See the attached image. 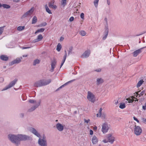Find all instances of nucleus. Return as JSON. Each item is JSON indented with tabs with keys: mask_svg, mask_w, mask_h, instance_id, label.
I'll use <instances>...</instances> for the list:
<instances>
[{
	"mask_svg": "<svg viewBox=\"0 0 146 146\" xmlns=\"http://www.w3.org/2000/svg\"><path fill=\"white\" fill-rule=\"evenodd\" d=\"M73 49V47L72 46H70L69 48V49L68 51V55H69L70 54H72Z\"/></svg>",
	"mask_w": 146,
	"mask_h": 146,
	"instance_id": "33",
	"label": "nucleus"
},
{
	"mask_svg": "<svg viewBox=\"0 0 146 146\" xmlns=\"http://www.w3.org/2000/svg\"><path fill=\"white\" fill-rule=\"evenodd\" d=\"M104 82V80L102 78H98L96 80V84L97 85L101 84Z\"/></svg>",
	"mask_w": 146,
	"mask_h": 146,
	"instance_id": "24",
	"label": "nucleus"
},
{
	"mask_svg": "<svg viewBox=\"0 0 146 146\" xmlns=\"http://www.w3.org/2000/svg\"><path fill=\"white\" fill-rule=\"evenodd\" d=\"M134 133L137 135H140L142 132L141 128L139 126H136L135 125L134 130Z\"/></svg>",
	"mask_w": 146,
	"mask_h": 146,
	"instance_id": "7",
	"label": "nucleus"
},
{
	"mask_svg": "<svg viewBox=\"0 0 146 146\" xmlns=\"http://www.w3.org/2000/svg\"><path fill=\"white\" fill-rule=\"evenodd\" d=\"M3 31V27H0V35H1Z\"/></svg>",
	"mask_w": 146,
	"mask_h": 146,
	"instance_id": "41",
	"label": "nucleus"
},
{
	"mask_svg": "<svg viewBox=\"0 0 146 146\" xmlns=\"http://www.w3.org/2000/svg\"><path fill=\"white\" fill-rule=\"evenodd\" d=\"M95 71L97 72H100L101 71V69L100 68H99L95 70Z\"/></svg>",
	"mask_w": 146,
	"mask_h": 146,
	"instance_id": "46",
	"label": "nucleus"
},
{
	"mask_svg": "<svg viewBox=\"0 0 146 146\" xmlns=\"http://www.w3.org/2000/svg\"><path fill=\"white\" fill-rule=\"evenodd\" d=\"M97 129V127L96 126H95L93 128V129L94 131H96Z\"/></svg>",
	"mask_w": 146,
	"mask_h": 146,
	"instance_id": "59",
	"label": "nucleus"
},
{
	"mask_svg": "<svg viewBox=\"0 0 146 146\" xmlns=\"http://www.w3.org/2000/svg\"><path fill=\"white\" fill-rule=\"evenodd\" d=\"M108 33V27H107L104 33V35L102 37V39L105 40L107 37Z\"/></svg>",
	"mask_w": 146,
	"mask_h": 146,
	"instance_id": "21",
	"label": "nucleus"
},
{
	"mask_svg": "<svg viewBox=\"0 0 146 146\" xmlns=\"http://www.w3.org/2000/svg\"><path fill=\"white\" fill-rule=\"evenodd\" d=\"M18 140L20 142L21 141H26L32 139V137L25 135L18 134Z\"/></svg>",
	"mask_w": 146,
	"mask_h": 146,
	"instance_id": "5",
	"label": "nucleus"
},
{
	"mask_svg": "<svg viewBox=\"0 0 146 146\" xmlns=\"http://www.w3.org/2000/svg\"><path fill=\"white\" fill-rule=\"evenodd\" d=\"M75 80V79H74V80H70L69 81H68L66 83H65V84H64L63 85H62V86H60V87H59L57 90H59V89H61V88H62L63 87H64V86H66V85H67V84H68L69 83H70V82H72L73 81H74Z\"/></svg>",
	"mask_w": 146,
	"mask_h": 146,
	"instance_id": "25",
	"label": "nucleus"
},
{
	"mask_svg": "<svg viewBox=\"0 0 146 146\" xmlns=\"http://www.w3.org/2000/svg\"><path fill=\"white\" fill-rule=\"evenodd\" d=\"M56 127L57 130L60 131H62L64 128V126L62 124L60 123H57L56 124Z\"/></svg>",
	"mask_w": 146,
	"mask_h": 146,
	"instance_id": "16",
	"label": "nucleus"
},
{
	"mask_svg": "<svg viewBox=\"0 0 146 146\" xmlns=\"http://www.w3.org/2000/svg\"><path fill=\"white\" fill-rule=\"evenodd\" d=\"M125 107V104L123 103H121L120 104L119 108L121 109H123Z\"/></svg>",
	"mask_w": 146,
	"mask_h": 146,
	"instance_id": "30",
	"label": "nucleus"
},
{
	"mask_svg": "<svg viewBox=\"0 0 146 146\" xmlns=\"http://www.w3.org/2000/svg\"><path fill=\"white\" fill-rule=\"evenodd\" d=\"M107 138L108 139V142L111 144L113 143L115 141L114 137L112 136L111 134H108Z\"/></svg>",
	"mask_w": 146,
	"mask_h": 146,
	"instance_id": "14",
	"label": "nucleus"
},
{
	"mask_svg": "<svg viewBox=\"0 0 146 146\" xmlns=\"http://www.w3.org/2000/svg\"><path fill=\"white\" fill-rule=\"evenodd\" d=\"M1 59L3 61H7L9 59V57L5 55H2L0 56Z\"/></svg>",
	"mask_w": 146,
	"mask_h": 146,
	"instance_id": "22",
	"label": "nucleus"
},
{
	"mask_svg": "<svg viewBox=\"0 0 146 146\" xmlns=\"http://www.w3.org/2000/svg\"><path fill=\"white\" fill-rule=\"evenodd\" d=\"M64 39V38L63 37H61L60 38V41H62Z\"/></svg>",
	"mask_w": 146,
	"mask_h": 146,
	"instance_id": "60",
	"label": "nucleus"
},
{
	"mask_svg": "<svg viewBox=\"0 0 146 146\" xmlns=\"http://www.w3.org/2000/svg\"><path fill=\"white\" fill-rule=\"evenodd\" d=\"M110 127V125L108 123H104L102 125V131L103 133L107 132Z\"/></svg>",
	"mask_w": 146,
	"mask_h": 146,
	"instance_id": "6",
	"label": "nucleus"
},
{
	"mask_svg": "<svg viewBox=\"0 0 146 146\" xmlns=\"http://www.w3.org/2000/svg\"><path fill=\"white\" fill-rule=\"evenodd\" d=\"M107 3L108 5H109L110 4V0H107Z\"/></svg>",
	"mask_w": 146,
	"mask_h": 146,
	"instance_id": "56",
	"label": "nucleus"
},
{
	"mask_svg": "<svg viewBox=\"0 0 146 146\" xmlns=\"http://www.w3.org/2000/svg\"><path fill=\"white\" fill-rule=\"evenodd\" d=\"M43 38V37L41 34L39 35L37 37V38L34 39L32 41V42L35 43L40 41Z\"/></svg>",
	"mask_w": 146,
	"mask_h": 146,
	"instance_id": "17",
	"label": "nucleus"
},
{
	"mask_svg": "<svg viewBox=\"0 0 146 146\" xmlns=\"http://www.w3.org/2000/svg\"><path fill=\"white\" fill-rule=\"evenodd\" d=\"M27 56H28V55L27 54V55H23V57H27Z\"/></svg>",
	"mask_w": 146,
	"mask_h": 146,
	"instance_id": "61",
	"label": "nucleus"
},
{
	"mask_svg": "<svg viewBox=\"0 0 146 146\" xmlns=\"http://www.w3.org/2000/svg\"><path fill=\"white\" fill-rule=\"evenodd\" d=\"M22 59V57H21L20 58H17L13 61L11 62L10 63V65H11L16 64L19 63L21 62V59Z\"/></svg>",
	"mask_w": 146,
	"mask_h": 146,
	"instance_id": "11",
	"label": "nucleus"
},
{
	"mask_svg": "<svg viewBox=\"0 0 146 146\" xmlns=\"http://www.w3.org/2000/svg\"><path fill=\"white\" fill-rule=\"evenodd\" d=\"M139 92H135V93H136V94L137 95L136 96V97H138V96H139Z\"/></svg>",
	"mask_w": 146,
	"mask_h": 146,
	"instance_id": "58",
	"label": "nucleus"
},
{
	"mask_svg": "<svg viewBox=\"0 0 146 146\" xmlns=\"http://www.w3.org/2000/svg\"><path fill=\"white\" fill-rule=\"evenodd\" d=\"M40 101L38 102L37 103H36V104L33 106L28 110V111L29 112H31L35 110L40 104Z\"/></svg>",
	"mask_w": 146,
	"mask_h": 146,
	"instance_id": "10",
	"label": "nucleus"
},
{
	"mask_svg": "<svg viewBox=\"0 0 146 146\" xmlns=\"http://www.w3.org/2000/svg\"><path fill=\"white\" fill-rule=\"evenodd\" d=\"M45 7L46 9V11L49 14H52V13L51 10L49 9L48 7L47 4H46L45 5Z\"/></svg>",
	"mask_w": 146,
	"mask_h": 146,
	"instance_id": "26",
	"label": "nucleus"
},
{
	"mask_svg": "<svg viewBox=\"0 0 146 146\" xmlns=\"http://www.w3.org/2000/svg\"><path fill=\"white\" fill-rule=\"evenodd\" d=\"M40 62V60L38 59H36L34 60L33 65L34 66H35L36 64H38Z\"/></svg>",
	"mask_w": 146,
	"mask_h": 146,
	"instance_id": "28",
	"label": "nucleus"
},
{
	"mask_svg": "<svg viewBox=\"0 0 146 146\" xmlns=\"http://www.w3.org/2000/svg\"><path fill=\"white\" fill-rule=\"evenodd\" d=\"M21 115L22 116V117H23V116H24V114H23V113H21Z\"/></svg>",
	"mask_w": 146,
	"mask_h": 146,
	"instance_id": "63",
	"label": "nucleus"
},
{
	"mask_svg": "<svg viewBox=\"0 0 146 146\" xmlns=\"http://www.w3.org/2000/svg\"><path fill=\"white\" fill-rule=\"evenodd\" d=\"M99 0H95L94 1V4L95 6L97 7L98 5Z\"/></svg>",
	"mask_w": 146,
	"mask_h": 146,
	"instance_id": "39",
	"label": "nucleus"
},
{
	"mask_svg": "<svg viewBox=\"0 0 146 146\" xmlns=\"http://www.w3.org/2000/svg\"><path fill=\"white\" fill-rule=\"evenodd\" d=\"M4 81V79L2 77H0V82H3Z\"/></svg>",
	"mask_w": 146,
	"mask_h": 146,
	"instance_id": "53",
	"label": "nucleus"
},
{
	"mask_svg": "<svg viewBox=\"0 0 146 146\" xmlns=\"http://www.w3.org/2000/svg\"><path fill=\"white\" fill-rule=\"evenodd\" d=\"M42 139L46 140V137L44 135H43L42 136V139Z\"/></svg>",
	"mask_w": 146,
	"mask_h": 146,
	"instance_id": "55",
	"label": "nucleus"
},
{
	"mask_svg": "<svg viewBox=\"0 0 146 146\" xmlns=\"http://www.w3.org/2000/svg\"><path fill=\"white\" fill-rule=\"evenodd\" d=\"M104 21L106 22V23L107 25V27H108V19H107L106 18H105L104 19ZM107 27H106V28Z\"/></svg>",
	"mask_w": 146,
	"mask_h": 146,
	"instance_id": "45",
	"label": "nucleus"
},
{
	"mask_svg": "<svg viewBox=\"0 0 146 146\" xmlns=\"http://www.w3.org/2000/svg\"><path fill=\"white\" fill-rule=\"evenodd\" d=\"M37 21V17L36 16H34L32 19V24H34L36 23Z\"/></svg>",
	"mask_w": 146,
	"mask_h": 146,
	"instance_id": "27",
	"label": "nucleus"
},
{
	"mask_svg": "<svg viewBox=\"0 0 146 146\" xmlns=\"http://www.w3.org/2000/svg\"><path fill=\"white\" fill-rule=\"evenodd\" d=\"M143 121L144 123H146V119H144L143 120Z\"/></svg>",
	"mask_w": 146,
	"mask_h": 146,
	"instance_id": "62",
	"label": "nucleus"
},
{
	"mask_svg": "<svg viewBox=\"0 0 146 146\" xmlns=\"http://www.w3.org/2000/svg\"><path fill=\"white\" fill-rule=\"evenodd\" d=\"M103 142L105 143H108V140H107L106 139H104L103 140Z\"/></svg>",
	"mask_w": 146,
	"mask_h": 146,
	"instance_id": "52",
	"label": "nucleus"
},
{
	"mask_svg": "<svg viewBox=\"0 0 146 146\" xmlns=\"http://www.w3.org/2000/svg\"><path fill=\"white\" fill-rule=\"evenodd\" d=\"M54 0H52L48 3V5L50 8L55 9L57 8V7L56 5H54Z\"/></svg>",
	"mask_w": 146,
	"mask_h": 146,
	"instance_id": "15",
	"label": "nucleus"
},
{
	"mask_svg": "<svg viewBox=\"0 0 146 146\" xmlns=\"http://www.w3.org/2000/svg\"><path fill=\"white\" fill-rule=\"evenodd\" d=\"M90 135H93V131L92 130H90Z\"/></svg>",
	"mask_w": 146,
	"mask_h": 146,
	"instance_id": "54",
	"label": "nucleus"
},
{
	"mask_svg": "<svg viewBox=\"0 0 146 146\" xmlns=\"http://www.w3.org/2000/svg\"><path fill=\"white\" fill-rule=\"evenodd\" d=\"M30 131L33 134L38 137L40 138V135L38 131L34 128L31 127L30 129ZM38 143L41 146H47V141L46 140H43L39 138L38 140Z\"/></svg>",
	"mask_w": 146,
	"mask_h": 146,
	"instance_id": "1",
	"label": "nucleus"
},
{
	"mask_svg": "<svg viewBox=\"0 0 146 146\" xmlns=\"http://www.w3.org/2000/svg\"><path fill=\"white\" fill-rule=\"evenodd\" d=\"M4 8L9 9L10 7V6L9 5L6 4H3L2 5V6Z\"/></svg>",
	"mask_w": 146,
	"mask_h": 146,
	"instance_id": "37",
	"label": "nucleus"
},
{
	"mask_svg": "<svg viewBox=\"0 0 146 146\" xmlns=\"http://www.w3.org/2000/svg\"><path fill=\"white\" fill-rule=\"evenodd\" d=\"M133 119L134 120L136 121L137 122L139 123V120L135 116L133 117Z\"/></svg>",
	"mask_w": 146,
	"mask_h": 146,
	"instance_id": "48",
	"label": "nucleus"
},
{
	"mask_svg": "<svg viewBox=\"0 0 146 146\" xmlns=\"http://www.w3.org/2000/svg\"><path fill=\"white\" fill-rule=\"evenodd\" d=\"M56 61L55 59H54L52 61L51 63V69L50 71L53 72L54 71L56 65Z\"/></svg>",
	"mask_w": 146,
	"mask_h": 146,
	"instance_id": "12",
	"label": "nucleus"
},
{
	"mask_svg": "<svg viewBox=\"0 0 146 146\" xmlns=\"http://www.w3.org/2000/svg\"><path fill=\"white\" fill-rule=\"evenodd\" d=\"M84 122L88 123V122L90 121V119H88V120H86L85 119H84Z\"/></svg>",
	"mask_w": 146,
	"mask_h": 146,
	"instance_id": "49",
	"label": "nucleus"
},
{
	"mask_svg": "<svg viewBox=\"0 0 146 146\" xmlns=\"http://www.w3.org/2000/svg\"><path fill=\"white\" fill-rule=\"evenodd\" d=\"M74 19V17H71L69 19V21L70 22H72L73 21Z\"/></svg>",
	"mask_w": 146,
	"mask_h": 146,
	"instance_id": "47",
	"label": "nucleus"
},
{
	"mask_svg": "<svg viewBox=\"0 0 146 146\" xmlns=\"http://www.w3.org/2000/svg\"><path fill=\"white\" fill-rule=\"evenodd\" d=\"M80 33L82 36H85L86 34V32L84 31H80Z\"/></svg>",
	"mask_w": 146,
	"mask_h": 146,
	"instance_id": "35",
	"label": "nucleus"
},
{
	"mask_svg": "<svg viewBox=\"0 0 146 146\" xmlns=\"http://www.w3.org/2000/svg\"><path fill=\"white\" fill-rule=\"evenodd\" d=\"M61 3L63 6H65L66 4V0H62Z\"/></svg>",
	"mask_w": 146,
	"mask_h": 146,
	"instance_id": "38",
	"label": "nucleus"
},
{
	"mask_svg": "<svg viewBox=\"0 0 146 146\" xmlns=\"http://www.w3.org/2000/svg\"><path fill=\"white\" fill-rule=\"evenodd\" d=\"M87 98L89 101L92 103H94L96 101L95 95L90 91H88L87 92Z\"/></svg>",
	"mask_w": 146,
	"mask_h": 146,
	"instance_id": "4",
	"label": "nucleus"
},
{
	"mask_svg": "<svg viewBox=\"0 0 146 146\" xmlns=\"http://www.w3.org/2000/svg\"><path fill=\"white\" fill-rule=\"evenodd\" d=\"M90 54V51L88 50L86 51L82 54V58H87L88 57Z\"/></svg>",
	"mask_w": 146,
	"mask_h": 146,
	"instance_id": "18",
	"label": "nucleus"
},
{
	"mask_svg": "<svg viewBox=\"0 0 146 146\" xmlns=\"http://www.w3.org/2000/svg\"><path fill=\"white\" fill-rule=\"evenodd\" d=\"M47 25V23L46 22H44L40 24V26L41 27L45 26Z\"/></svg>",
	"mask_w": 146,
	"mask_h": 146,
	"instance_id": "40",
	"label": "nucleus"
},
{
	"mask_svg": "<svg viewBox=\"0 0 146 146\" xmlns=\"http://www.w3.org/2000/svg\"><path fill=\"white\" fill-rule=\"evenodd\" d=\"M84 14L83 13H82L80 14V17L82 19H84Z\"/></svg>",
	"mask_w": 146,
	"mask_h": 146,
	"instance_id": "44",
	"label": "nucleus"
},
{
	"mask_svg": "<svg viewBox=\"0 0 146 146\" xmlns=\"http://www.w3.org/2000/svg\"><path fill=\"white\" fill-rule=\"evenodd\" d=\"M62 48V46L60 43H58L57 45L56 50L58 52H59Z\"/></svg>",
	"mask_w": 146,
	"mask_h": 146,
	"instance_id": "31",
	"label": "nucleus"
},
{
	"mask_svg": "<svg viewBox=\"0 0 146 146\" xmlns=\"http://www.w3.org/2000/svg\"><path fill=\"white\" fill-rule=\"evenodd\" d=\"M135 125H131L130 127L129 128L131 129L132 130H133V128L134 127H135Z\"/></svg>",
	"mask_w": 146,
	"mask_h": 146,
	"instance_id": "43",
	"label": "nucleus"
},
{
	"mask_svg": "<svg viewBox=\"0 0 146 146\" xmlns=\"http://www.w3.org/2000/svg\"><path fill=\"white\" fill-rule=\"evenodd\" d=\"M31 48V47H22V49H28L29 48Z\"/></svg>",
	"mask_w": 146,
	"mask_h": 146,
	"instance_id": "50",
	"label": "nucleus"
},
{
	"mask_svg": "<svg viewBox=\"0 0 146 146\" xmlns=\"http://www.w3.org/2000/svg\"><path fill=\"white\" fill-rule=\"evenodd\" d=\"M13 1L15 3H18L20 1V0H13Z\"/></svg>",
	"mask_w": 146,
	"mask_h": 146,
	"instance_id": "57",
	"label": "nucleus"
},
{
	"mask_svg": "<svg viewBox=\"0 0 146 146\" xmlns=\"http://www.w3.org/2000/svg\"><path fill=\"white\" fill-rule=\"evenodd\" d=\"M9 140L16 145L18 146L20 144V141L18 140L17 135L9 134L8 136Z\"/></svg>",
	"mask_w": 146,
	"mask_h": 146,
	"instance_id": "3",
	"label": "nucleus"
},
{
	"mask_svg": "<svg viewBox=\"0 0 146 146\" xmlns=\"http://www.w3.org/2000/svg\"><path fill=\"white\" fill-rule=\"evenodd\" d=\"M143 82V80H140L138 83L137 85V88H139L140 87L141 85L142 84Z\"/></svg>",
	"mask_w": 146,
	"mask_h": 146,
	"instance_id": "32",
	"label": "nucleus"
},
{
	"mask_svg": "<svg viewBox=\"0 0 146 146\" xmlns=\"http://www.w3.org/2000/svg\"><path fill=\"white\" fill-rule=\"evenodd\" d=\"M45 30L44 28H41L40 29H38L36 31L35 33V34H36L38 33H42Z\"/></svg>",
	"mask_w": 146,
	"mask_h": 146,
	"instance_id": "29",
	"label": "nucleus"
},
{
	"mask_svg": "<svg viewBox=\"0 0 146 146\" xmlns=\"http://www.w3.org/2000/svg\"><path fill=\"white\" fill-rule=\"evenodd\" d=\"M92 143L94 144H96L98 142V139L96 136H94L92 140Z\"/></svg>",
	"mask_w": 146,
	"mask_h": 146,
	"instance_id": "23",
	"label": "nucleus"
},
{
	"mask_svg": "<svg viewBox=\"0 0 146 146\" xmlns=\"http://www.w3.org/2000/svg\"><path fill=\"white\" fill-rule=\"evenodd\" d=\"M17 81V79H15L14 80L11 82L7 86L4 88L2 90V91L6 90L11 88L15 84Z\"/></svg>",
	"mask_w": 146,
	"mask_h": 146,
	"instance_id": "9",
	"label": "nucleus"
},
{
	"mask_svg": "<svg viewBox=\"0 0 146 146\" xmlns=\"http://www.w3.org/2000/svg\"><path fill=\"white\" fill-rule=\"evenodd\" d=\"M64 52H65V54L63 56V59L62 60V62L61 65H60V68H61V67H62V66L63 65V64L65 61V60L66 59V58L67 57V52H66V50H65L64 51Z\"/></svg>",
	"mask_w": 146,
	"mask_h": 146,
	"instance_id": "20",
	"label": "nucleus"
},
{
	"mask_svg": "<svg viewBox=\"0 0 146 146\" xmlns=\"http://www.w3.org/2000/svg\"><path fill=\"white\" fill-rule=\"evenodd\" d=\"M102 108H101L99 110V113H98L96 115L97 117H103V118H106V115L104 114H103L102 115Z\"/></svg>",
	"mask_w": 146,
	"mask_h": 146,
	"instance_id": "19",
	"label": "nucleus"
},
{
	"mask_svg": "<svg viewBox=\"0 0 146 146\" xmlns=\"http://www.w3.org/2000/svg\"><path fill=\"white\" fill-rule=\"evenodd\" d=\"M51 80L49 79L47 80H41L35 82L34 84V86L36 87H40L45 86L49 84L51 82Z\"/></svg>",
	"mask_w": 146,
	"mask_h": 146,
	"instance_id": "2",
	"label": "nucleus"
},
{
	"mask_svg": "<svg viewBox=\"0 0 146 146\" xmlns=\"http://www.w3.org/2000/svg\"><path fill=\"white\" fill-rule=\"evenodd\" d=\"M29 102L31 104H36V103H37L38 102H37L35 100H33L30 99L29 100Z\"/></svg>",
	"mask_w": 146,
	"mask_h": 146,
	"instance_id": "36",
	"label": "nucleus"
},
{
	"mask_svg": "<svg viewBox=\"0 0 146 146\" xmlns=\"http://www.w3.org/2000/svg\"><path fill=\"white\" fill-rule=\"evenodd\" d=\"M25 28V26H19L17 28V30L19 31H21L23 30Z\"/></svg>",
	"mask_w": 146,
	"mask_h": 146,
	"instance_id": "34",
	"label": "nucleus"
},
{
	"mask_svg": "<svg viewBox=\"0 0 146 146\" xmlns=\"http://www.w3.org/2000/svg\"><path fill=\"white\" fill-rule=\"evenodd\" d=\"M145 92L144 90L142 91L139 94L141 96H143L145 93Z\"/></svg>",
	"mask_w": 146,
	"mask_h": 146,
	"instance_id": "51",
	"label": "nucleus"
},
{
	"mask_svg": "<svg viewBox=\"0 0 146 146\" xmlns=\"http://www.w3.org/2000/svg\"><path fill=\"white\" fill-rule=\"evenodd\" d=\"M142 109L144 110H146V102L144 104V105L142 106Z\"/></svg>",
	"mask_w": 146,
	"mask_h": 146,
	"instance_id": "42",
	"label": "nucleus"
},
{
	"mask_svg": "<svg viewBox=\"0 0 146 146\" xmlns=\"http://www.w3.org/2000/svg\"><path fill=\"white\" fill-rule=\"evenodd\" d=\"M145 48H146V46L143 47L133 52V56L135 57H136L138 54H139L141 52V50Z\"/></svg>",
	"mask_w": 146,
	"mask_h": 146,
	"instance_id": "13",
	"label": "nucleus"
},
{
	"mask_svg": "<svg viewBox=\"0 0 146 146\" xmlns=\"http://www.w3.org/2000/svg\"><path fill=\"white\" fill-rule=\"evenodd\" d=\"M34 10V7H32L30 10L24 13V14L22 16L21 18L23 19L27 16H30L33 13Z\"/></svg>",
	"mask_w": 146,
	"mask_h": 146,
	"instance_id": "8",
	"label": "nucleus"
},
{
	"mask_svg": "<svg viewBox=\"0 0 146 146\" xmlns=\"http://www.w3.org/2000/svg\"><path fill=\"white\" fill-rule=\"evenodd\" d=\"M141 96L139 94V96L137 97L139 98V97H140Z\"/></svg>",
	"mask_w": 146,
	"mask_h": 146,
	"instance_id": "64",
	"label": "nucleus"
}]
</instances>
